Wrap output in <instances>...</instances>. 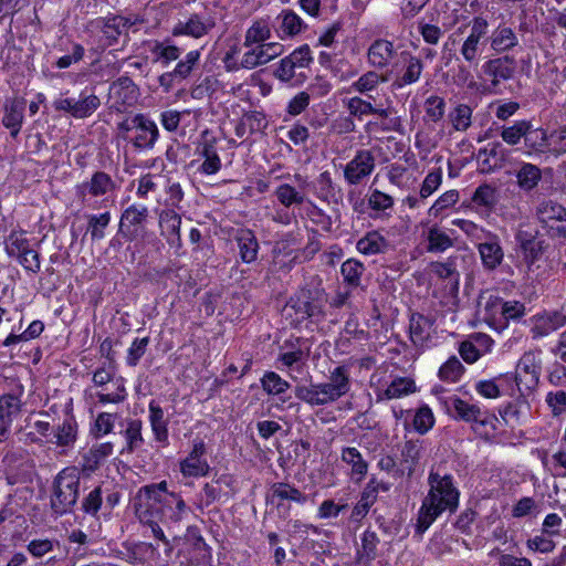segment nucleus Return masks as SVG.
<instances>
[{"label":"nucleus","instance_id":"1","mask_svg":"<svg viewBox=\"0 0 566 566\" xmlns=\"http://www.w3.org/2000/svg\"><path fill=\"white\" fill-rule=\"evenodd\" d=\"M429 490L421 502L416 523V534L421 537L433 522L444 512L454 513L459 507L460 491L454 479L439 469H431L428 475Z\"/></svg>","mask_w":566,"mask_h":566},{"label":"nucleus","instance_id":"2","mask_svg":"<svg viewBox=\"0 0 566 566\" xmlns=\"http://www.w3.org/2000/svg\"><path fill=\"white\" fill-rule=\"evenodd\" d=\"M189 511L179 493L157 503L135 504V513L140 524L149 527L153 536L163 544H168V538L160 524L168 530L178 527Z\"/></svg>","mask_w":566,"mask_h":566},{"label":"nucleus","instance_id":"3","mask_svg":"<svg viewBox=\"0 0 566 566\" xmlns=\"http://www.w3.org/2000/svg\"><path fill=\"white\" fill-rule=\"evenodd\" d=\"M444 408L451 418L470 423L473 431L485 440L493 437L497 430V417L488 410H482L476 403L451 396L444 400Z\"/></svg>","mask_w":566,"mask_h":566},{"label":"nucleus","instance_id":"4","mask_svg":"<svg viewBox=\"0 0 566 566\" xmlns=\"http://www.w3.org/2000/svg\"><path fill=\"white\" fill-rule=\"evenodd\" d=\"M81 475L75 467L63 469L54 478L50 496V507L54 515L73 512L80 495Z\"/></svg>","mask_w":566,"mask_h":566},{"label":"nucleus","instance_id":"5","mask_svg":"<svg viewBox=\"0 0 566 566\" xmlns=\"http://www.w3.org/2000/svg\"><path fill=\"white\" fill-rule=\"evenodd\" d=\"M158 137L157 125L144 114H136L117 124V138L130 143L137 150L151 149Z\"/></svg>","mask_w":566,"mask_h":566},{"label":"nucleus","instance_id":"6","mask_svg":"<svg viewBox=\"0 0 566 566\" xmlns=\"http://www.w3.org/2000/svg\"><path fill=\"white\" fill-rule=\"evenodd\" d=\"M149 210L144 205H130L120 214L118 234L126 241L144 240Z\"/></svg>","mask_w":566,"mask_h":566},{"label":"nucleus","instance_id":"7","mask_svg":"<svg viewBox=\"0 0 566 566\" xmlns=\"http://www.w3.org/2000/svg\"><path fill=\"white\" fill-rule=\"evenodd\" d=\"M6 252L15 258L24 270L38 273L41 269L40 254L31 248L23 233L11 232L4 242Z\"/></svg>","mask_w":566,"mask_h":566},{"label":"nucleus","instance_id":"8","mask_svg":"<svg viewBox=\"0 0 566 566\" xmlns=\"http://www.w3.org/2000/svg\"><path fill=\"white\" fill-rule=\"evenodd\" d=\"M376 168V156L371 149H359L344 167V179L350 186L361 184Z\"/></svg>","mask_w":566,"mask_h":566},{"label":"nucleus","instance_id":"9","mask_svg":"<svg viewBox=\"0 0 566 566\" xmlns=\"http://www.w3.org/2000/svg\"><path fill=\"white\" fill-rule=\"evenodd\" d=\"M116 184L105 171H95L90 180L75 186V196L82 205H86L90 198H97L113 192Z\"/></svg>","mask_w":566,"mask_h":566},{"label":"nucleus","instance_id":"10","mask_svg":"<svg viewBox=\"0 0 566 566\" xmlns=\"http://www.w3.org/2000/svg\"><path fill=\"white\" fill-rule=\"evenodd\" d=\"M214 27L216 20L209 12H193L185 21H179L174 27L172 34L200 39L207 35Z\"/></svg>","mask_w":566,"mask_h":566},{"label":"nucleus","instance_id":"11","mask_svg":"<svg viewBox=\"0 0 566 566\" xmlns=\"http://www.w3.org/2000/svg\"><path fill=\"white\" fill-rule=\"evenodd\" d=\"M139 91L137 85L127 76H122L111 84L108 97L112 101V107L120 111V106H132L138 99Z\"/></svg>","mask_w":566,"mask_h":566},{"label":"nucleus","instance_id":"12","mask_svg":"<svg viewBox=\"0 0 566 566\" xmlns=\"http://www.w3.org/2000/svg\"><path fill=\"white\" fill-rule=\"evenodd\" d=\"M323 394H325L328 403L336 401L340 397L345 396L350 390V375L349 369L346 366H338L328 377L327 382L319 384Z\"/></svg>","mask_w":566,"mask_h":566},{"label":"nucleus","instance_id":"13","mask_svg":"<svg viewBox=\"0 0 566 566\" xmlns=\"http://www.w3.org/2000/svg\"><path fill=\"white\" fill-rule=\"evenodd\" d=\"M469 25L470 34L461 48V54L467 61L471 62L480 54V41L486 36L489 23L483 17H474Z\"/></svg>","mask_w":566,"mask_h":566},{"label":"nucleus","instance_id":"14","mask_svg":"<svg viewBox=\"0 0 566 566\" xmlns=\"http://www.w3.org/2000/svg\"><path fill=\"white\" fill-rule=\"evenodd\" d=\"M476 249L485 271H494L504 260V251L501 247L500 239L491 232H488L486 240L479 243Z\"/></svg>","mask_w":566,"mask_h":566},{"label":"nucleus","instance_id":"15","mask_svg":"<svg viewBox=\"0 0 566 566\" xmlns=\"http://www.w3.org/2000/svg\"><path fill=\"white\" fill-rule=\"evenodd\" d=\"M434 318L421 313H412L409 321V334L416 347L424 349L429 347L433 331Z\"/></svg>","mask_w":566,"mask_h":566},{"label":"nucleus","instance_id":"16","mask_svg":"<svg viewBox=\"0 0 566 566\" xmlns=\"http://www.w3.org/2000/svg\"><path fill=\"white\" fill-rule=\"evenodd\" d=\"M399 56L394 50V44L387 40H376L368 50L369 63L379 69L398 66Z\"/></svg>","mask_w":566,"mask_h":566},{"label":"nucleus","instance_id":"17","mask_svg":"<svg viewBox=\"0 0 566 566\" xmlns=\"http://www.w3.org/2000/svg\"><path fill=\"white\" fill-rule=\"evenodd\" d=\"M198 154L205 158L200 171L206 175L217 174L221 169V159L218 155L217 138L209 137L206 130L198 147Z\"/></svg>","mask_w":566,"mask_h":566},{"label":"nucleus","instance_id":"18","mask_svg":"<svg viewBox=\"0 0 566 566\" xmlns=\"http://www.w3.org/2000/svg\"><path fill=\"white\" fill-rule=\"evenodd\" d=\"M493 345V340L485 334H475L471 339L463 340L459 346V354L468 364H473L488 353Z\"/></svg>","mask_w":566,"mask_h":566},{"label":"nucleus","instance_id":"19","mask_svg":"<svg viewBox=\"0 0 566 566\" xmlns=\"http://www.w3.org/2000/svg\"><path fill=\"white\" fill-rule=\"evenodd\" d=\"M206 452V446L202 440L195 441L193 448L188 457L181 461L180 470L186 476H203L209 471V465L202 459Z\"/></svg>","mask_w":566,"mask_h":566},{"label":"nucleus","instance_id":"20","mask_svg":"<svg viewBox=\"0 0 566 566\" xmlns=\"http://www.w3.org/2000/svg\"><path fill=\"white\" fill-rule=\"evenodd\" d=\"M272 27L282 40L293 38L304 29V21L292 10H282L275 18Z\"/></svg>","mask_w":566,"mask_h":566},{"label":"nucleus","instance_id":"21","mask_svg":"<svg viewBox=\"0 0 566 566\" xmlns=\"http://www.w3.org/2000/svg\"><path fill=\"white\" fill-rule=\"evenodd\" d=\"M25 105V99L21 97L9 99L4 105L2 124L10 129L12 137H17L22 127Z\"/></svg>","mask_w":566,"mask_h":566},{"label":"nucleus","instance_id":"22","mask_svg":"<svg viewBox=\"0 0 566 566\" xmlns=\"http://www.w3.org/2000/svg\"><path fill=\"white\" fill-rule=\"evenodd\" d=\"M565 212L566 208L552 199L541 201L535 209L536 219L546 234Z\"/></svg>","mask_w":566,"mask_h":566},{"label":"nucleus","instance_id":"23","mask_svg":"<svg viewBox=\"0 0 566 566\" xmlns=\"http://www.w3.org/2000/svg\"><path fill=\"white\" fill-rule=\"evenodd\" d=\"M234 241L239 249V255L243 263H252L258 259L259 241L250 229H239L234 234Z\"/></svg>","mask_w":566,"mask_h":566},{"label":"nucleus","instance_id":"24","mask_svg":"<svg viewBox=\"0 0 566 566\" xmlns=\"http://www.w3.org/2000/svg\"><path fill=\"white\" fill-rule=\"evenodd\" d=\"M294 178L301 184L300 187L311 188L319 200L329 201L335 196V185L329 171H323L312 182H307L301 175H295Z\"/></svg>","mask_w":566,"mask_h":566},{"label":"nucleus","instance_id":"25","mask_svg":"<svg viewBox=\"0 0 566 566\" xmlns=\"http://www.w3.org/2000/svg\"><path fill=\"white\" fill-rule=\"evenodd\" d=\"M566 325V315L560 311H553L538 316L532 328L535 337H544Z\"/></svg>","mask_w":566,"mask_h":566},{"label":"nucleus","instance_id":"26","mask_svg":"<svg viewBox=\"0 0 566 566\" xmlns=\"http://www.w3.org/2000/svg\"><path fill=\"white\" fill-rule=\"evenodd\" d=\"M92 23H94L96 28H99L105 38L111 42L116 41L118 36L133 24L130 19L123 15L99 18Z\"/></svg>","mask_w":566,"mask_h":566},{"label":"nucleus","instance_id":"27","mask_svg":"<svg viewBox=\"0 0 566 566\" xmlns=\"http://www.w3.org/2000/svg\"><path fill=\"white\" fill-rule=\"evenodd\" d=\"M388 247V240L376 230L368 231L356 243V249L365 255L385 253Z\"/></svg>","mask_w":566,"mask_h":566},{"label":"nucleus","instance_id":"28","mask_svg":"<svg viewBox=\"0 0 566 566\" xmlns=\"http://www.w3.org/2000/svg\"><path fill=\"white\" fill-rule=\"evenodd\" d=\"M538 366L535 364V356L532 353H526L520 359L516 367V382H525L527 387L537 385L538 382Z\"/></svg>","mask_w":566,"mask_h":566},{"label":"nucleus","instance_id":"29","mask_svg":"<svg viewBox=\"0 0 566 566\" xmlns=\"http://www.w3.org/2000/svg\"><path fill=\"white\" fill-rule=\"evenodd\" d=\"M427 251L430 253H442L453 247V239L447 230L434 224L426 232Z\"/></svg>","mask_w":566,"mask_h":566},{"label":"nucleus","instance_id":"30","mask_svg":"<svg viewBox=\"0 0 566 566\" xmlns=\"http://www.w3.org/2000/svg\"><path fill=\"white\" fill-rule=\"evenodd\" d=\"M366 271V266L363 262L356 259H348L340 265V275L343 283L349 290H357L361 286V279Z\"/></svg>","mask_w":566,"mask_h":566},{"label":"nucleus","instance_id":"31","mask_svg":"<svg viewBox=\"0 0 566 566\" xmlns=\"http://www.w3.org/2000/svg\"><path fill=\"white\" fill-rule=\"evenodd\" d=\"M149 421L155 439L164 444L168 443V420L163 408L154 400L149 402Z\"/></svg>","mask_w":566,"mask_h":566},{"label":"nucleus","instance_id":"32","mask_svg":"<svg viewBox=\"0 0 566 566\" xmlns=\"http://www.w3.org/2000/svg\"><path fill=\"white\" fill-rule=\"evenodd\" d=\"M518 44L515 31L505 24H500L491 35V46L497 52L513 49Z\"/></svg>","mask_w":566,"mask_h":566},{"label":"nucleus","instance_id":"33","mask_svg":"<svg viewBox=\"0 0 566 566\" xmlns=\"http://www.w3.org/2000/svg\"><path fill=\"white\" fill-rule=\"evenodd\" d=\"M342 460L352 467V476L360 482L367 474L368 463L364 460L358 449L346 447L342 450Z\"/></svg>","mask_w":566,"mask_h":566},{"label":"nucleus","instance_id":"34","mask_svg":"<svg viewBox=\"0 0 566 566\" xmlns=\"http://www.w3.org/2000/svg\"><path fill=\"white\" fill-rule=\"evenodd\" d=\"M159 224L164 232L168 234V242L170 244L180 243V226L181 218L174 209L163 210L159 216Z\"/></svg>","mask_w":566,"mask_h":566},{"label":"nucleus","instance_id":"35","mask_svg":"<svg viewBox=\"0 0 566 566\" xmlns=\"http://www.w3.org/2000/svg\"><path fill=\"white\" fill-rule=\"evenodd\" d=\"M77 438V423L73 417L64 419L54 431V440L57 447L72 448Z\"/></svg>","mask_w":566,"mask_h":566},{"label":"nucleus","instance_id":"36","mask_svg":"<svg viewBox=\"0 0 566 566\" xmlns=\"http://www.w3.org/2000/svg\"><path fill=\"white\" fill-rule=\"evenodd\" d=\"M549 138L546 130L542 128H532L527 122V133L524 135V145L527 148V154L545 153L549 149Z\"/></svg>","mask_w":566,"mask_h":566},{"label":"nucleus","instance_id":"37","mask_svg":"<svg viewBox=\"0 0 566 566\" xmlns=\"http://www.w3.org/2000/svg\"><path fill=\"white\" fill-rule=\"evenodd\" d=\"M471 200L476 209H483V211L489 212L497 203L499 195L495 187L483 184L475 189Z\"/></svg>","mask_w":566,"mask_h":566},{"label":"nucleus","instance_id":"38","mask_svg":"<svg viewBox=\"0 0 566 566\" xmlns=\"http://www.w3.org/2000/svg\"><path fill=\"white\" fill-rule=\"evenodd\" d=\"M518 187L524 191H532L542 179L541 169L533 164L523 163L515 174Z\"/></svg>","mask_w":566,"mask_h":566},{"label":"nucleus","instance_id":"39","mask_svg":"<svg viewBox=\"0 0 566 566\" xmlns=\"http://www.w3.org/2000/svg\"><path fill=\"white\" fill-rule=\"evenodd\" d=\"M113 453V443L104 442L93 446L83 455V468L87 471H95L101 462L108 458Z\"/></svg>","mask_w":566,"mask_h":566},{"label":"nucleus","instance_id":"40","mask_svg":"<svg viewBox=\"0 0 566 566\" xmlns=\"http://www.w3.org/2000/svg\"><path fill=\"white\" fill-rule=\"evenodd\" d=\"M421 441L407 440L401 448V464L408 470V475H411L419 463L421 455Z\"/></svg>","mask_w":566,"mask_h":566},{"label":"nucleus","instance_id":"41","mask_svg":"<svg viewBox=\"0 0 566 566\" xmlns=\"http://www.w3.org/2000/svg\"><path fill=\"white\" fill-rule=\"evenodd\" d=\"M290 303L295 313L301 315V319L316 317L323 314L322 305L310 301V296H307L306 293H302L296 300L291 298Z\"/></svg>","mask_w":566,"mask_h":566},{"label":"nucleus","instance_id":"42","mask_svg":"<svg viewBox=\"0 0 566 566\" xmlns=\"http://www.w3.org/2000/svg\"><path fill=\"white\" fill-rule=\"evenodd\" d=\"M481 154H489V158L482 159V171H493L500 168L505 158V150L501 143H490L485 148L481 149Z\"/></svg>","mask_w":566,"mask_h":566},{"label":"nucleus","instance_id":"43","mask_svg":"<svg viewBox=\"0 0 566 566\" xmlns=\"http://www.w3.org/2000/svg\"><path fill=\"white\" fill-rule=\"evenodd\" d=\"M295 396L300 400L311 406H323L328 403V400L325 394H323V389L319 384L311 386H296Z\"/></svg>","mask_w":566,"mask_h":566},{"label":"nucleus","instance_id":"44","mask_svg":"<svg viewBox=\"0 0 566 566\" xmlns=\"http://www.w3.org/2000/svg\"><path fill=\"white\" fill-rule=\"evenodd\" d=\"M295 343L296 344L292 342L286 343V346H290L291 350L280 355V360L287 367L305 360L310 352V347L306 346L305 339L296 338Z\"/></svg>","mask_w":566,"mask_h":566},{"label":"nucleus","instance_id":"45","mask_svg":"<svg viewBox=\"0 0 566 566\" xmlns=\"http://www.w3.org/2000/svg\"><path fill=\"white\" fill-rule=\"evenodd\" d=\"M311 60L308 46H302L295 50L290 56L282 59L276 71H293L295 67H307Z\"/></svg>","mask_w":566,"mask_h":566},{"label":"nucleus","instance_id":"46","mask_svg":"<svg viewBox=\"0 0 566 566\" xmlns=\"http://www.w3.org/2000/svg\"><path fill=\"white\" fill-rule=\"evenodd\" d=\"M109 222L111 213L108 211L87 216V232L91 234L92 241H99L105 238V230Z\"/></svg>","mask_w":566,"mask_h":566},{"label":"nucleus","instance_id":"47","mask_svg":"<svg viewBox=\"0 0 566 566\" xmlns=\"http://www.w3.org/2000/svg\"><path fill=\"white\" fill-rule=\"evenodd\" d=\"M22 409L21 399L14 394H4L0 396V418L11 422L19 417Z\"/></svg>","mask_w":566,"mask_h":566},{"label":"nucleus","instance_id":"48","mask_svg":"<svg viewBox=\"0 0 566 566\" xmlns=\"http://www.w3.org/2000/svg\"><path fill=\"white\" fill-rule=\"evenodd\" d=\"M272 492L273 496L280 500L292 501L298 504H304L307 501V495L290 483L276 482L272 485Z\"/></svg>","mask_w":566,"mask_h":566},{"label":"nucleus","instance_id":"49","mask_svg":"<svg viewBox=\"0 0 566 566\" xmlns=\"http://www.w3.org/2000/svg\"><path fill=\"white\" fill-rule=\"evenodd\" d=\"M465 368L457 356H451L439 369L438 377L446 382H457Z\"/></svg>","mask_w":566,"mask_h":566},{"label":"nucleus","instance_id":"50","mask_svg":"<svg viewBox=\"0 0 566 566\" xmlns=\"http://www.w3.org/2000/svg\"><path fill=\"white\" fill-rule=\"evenodd\" d=\"M167 485L166 481L144 485L139 489L137 497H142L144 495L149 501L148 503L160 502L161 500L176 494L175 492H169Z\"/></svg>","mask_w":566,"mask_h":566},{"label":"nucleus","instance_id":"51","mask_svg":"<svg viewBox=\"0 0 566 566\" xmlns=\"http://www.w3.org/2000/svg\"><path fill=\"white\" fill-rule=\"evenodd\" d=\"M263 390L273 396L284 394L290 388V382L274 371H266L261 378Z\"/></svg>","mask_w":566,"mask_h":566},{"label":"nucleus","instance_id":"52","mask_svg":"<svg viewBox=\"0 0 566 566\" xmlns=\"http://www.w3.org/2000/svg\"><path fill=\"white\" fill-rule=\"evenodd\" d=\"M275 196L279 202L285 208H290L293 205H302L305 201L303 192L297 191L295 187L289 184H282L275 189Z\"/></svg>","mask_w":566,"mask_h":566},{"label":"nucleus","instance_id":"53","mask_svg":"<svg viewBox=\"0 0 566 566\" xmlns=\"http://www.w3.org/2000/svg\"><path fill=\"white\" fill-rule=\"evenodd\" d=\"M44 329V324L41 321H33L28 328L21 334H9L3 340L2 345L6 347L15 345L21 342H28L39 337Z\"/></svg>","mask_w":566,"mask_h":566},{"label":"nucleus","instance_id":"54","mask_svg":"<svg viewBox=\"0 0 566 566\" xmlns=\"http://www.w3.org/2000/svg\"><path fill=\"white\" fill-rule=\"evenodd\" d=\"M416 385L412 379L409 378H396L385 389L382 397L386 399H395L415 392Z\"/></svg>","mask_w":566,"mask_h":566},{"label":"nucleus","instance_id":"55","mask_svg":"<svg viewBox=\"0 0 566 566\" xmlns=\"http://www.w3.org/2000/svg\"><path fill=\"white\" fill-rule=\"evenodd\" d=\"M271 35V25L268 20L260 19L253 22L245 33V44L260 43Z\"/></svg>","mask_w":566,"mask_h":566},{"label":"nucleus","instance_id":"56","mask_svg":"<svg viewBox=\"0 0 566 566\" xmlns=\"http://www.w3.org/2000/svg\"><path fill=\"white\" fill-rule=\"evenodd\" d=\"M548 248V244L544 239L537 238L533 242H528L522 248H520L523 260L527 264L528 268H531L535 262H537L542 255L544 254L545 250Z\"/></svg>","mask_w":566,"mask_h":566},{"label":"nucleus","instance_id":"57","mask_svg":"<svg viewBox=\"0 0 566 566\" xmlns=\"http://www.w3.org/2000/svg\"><path fill=\"white\" fill-rule=\"evenodd\" d=\"M472 109L465 104H460L449 113V119L455 130L464 132L471 125Z\"/></svg>","mask_w":566,"mask_h":566},{"label":"nucleus","instance_id":"58","mask_svg":"<svg viewBox=\"0 0 566 566\" xmlns=\"http://www.w3.org/2000/svg\"><path fill=\"white\" fill-rule=\"evenodd\" d=\"M504 300L500 296L490 295L484 306L485 321L491 324L503 325Z\"/></svg>","mask_w":566,"mask_h":566},{"label":"nucleus","instance_id":"59","mask_svg":"<svg viewBox=\"0 0 566 566\" xmlns=\"http://www.w3.org/2000/svg\"><path fill=\"white\" fill-rule=\"evenodd\" d=\"M454 256H450L444 262H433L431 264L432 272L440 279H450L454 282L455 286L459 284V272L457 271Z\"/></svg>","mask_w":566,"mask_h":566},{"label":"nucleus","instance_id":"60","mask_svg":"<svg viewBox=\"0 0 566 566\" xmlns=\"http://www.w3.org/2000/svg\"><path fill=\"white\" fill-rule=\"evenodd\" d=\"M124 437L127 443V451L129 453L138 449L144 441L142 436V421L137 419L129 420L127 428L124 431Z\"/></svg>","mask_w":566,"mask_h":566},{"label":"nucleus","instance_id":"61","mask_svg":"<svg viewBox=\"0 0 566 566\" xmlns=\"http://www.w3.org/2000/svg\"><path fill=\"white\" fill-rule=\"evenodd\" d=\"M101 105L99 98L94 95H81L75 99V118H84L91 116Z\"/></svg>","mask_w":566,"mask_h":566},{"label":"nucleus","instance_id":"62","mask_svg":"<svg viewBox=\"0 0 566 566\" xmlns=\"http://www.w3.org/2000/svg\"><path fill=\"white\" fill-rule=\"evenodd\" d=\"M426 118L432 123L440 122L446 113V102L440 96H430L424 102Z\"/></svg>","mask_w":566,"mask_h":566},{"label":"nucleus","instance_id":"63","mask_svg":"<svg viewBox=\"0 0 566 566\" xmlns=\"http://www.w3.org/2000/svg\"><path fill=\"white\" fill-rule=\"evenodd\" d=\"M413 428L420 434L427 433L434 424V417L428 406L420 407L412 420Z\"/></svg>","mask_w":566,"mask_h":566},{"label":"nucleus","instance_id":"64","mask_svg":"<svg viewBox=\"0 0 566 566\" xmlns=\"http://www.w3.org/2000/svg\"><path fill=\"white\" fill-rule=\"evenodd\" d=\"M527 133V120L515 122L514 125L503 127L501 137L503 142L511 146L517 145L524 135Z\"/></svg>","mask_w":566,"mask_h":566}]
</instances>
